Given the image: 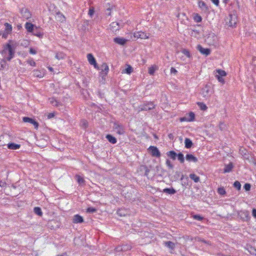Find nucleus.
<instances>
[{"label": "nucleus", "mask_w": 256, "mask_h": 256, "mask_svg": "<svg viewBox=\"0 0 256 256\" xmlns=\"http://www.w3.org/2000/svg\"><path fill=\"white\" fill-rule=\"evenodd\" d=\"M16 46V44L12 40L8 41L6 44L4 46L2 54H6L7 52L8 53V56L6 58L7 60L10 61L13 58Z\"/></svg>", "instance_id": "f257e3e1"}, {"label": "nucleus", "mask_w": 256, "mask_h": 256, "mask_svg": "<svg viewBox=\"0 0 256 256\" xmlns=\"http://www.w3.org/2000/svg\"><path fill=\"white\" fill-rule=\"evenodd\" d=\"M214 74L215 76V77L217 78L218 80L222 83V84H224L225 83V81L224 77L226 76L227 74L226 71L221 69H216V70L214 72Z\"/></svg>", "instance_id": "f03ea898"}, {"label": "nucleus", "mask_w": 256, "mask_h": 256, "mask_svg": "<svg viewBox=\"0 0 256 256\" xmlns=\"http://www.w3.org/2000/svg\"><path fill=\"white\" fill-rule=\"evenodd\" d=\"M156 106L153 102H148L144 103L138 106V112L140 111H147L153 110L155 108Z\"/></svg>", "instance_id": "7ed1b4c3"}, {"label": "nucleus", "mask_w": 256, "mask_h": 256, "mask_svg": "<svg viewBox=\"0 0 256 256\" xmlns=\"http://www.w3.org/2000/svg\"><path fill=\"white\" fill-rule=\"evenodd\" d=\"M148 150L152 157L160 158L161 156L160 152L158 148L156 146H150L148 148Z\"/></svg>", "instance_id": "20e7f679"}, {"label": "nucleus", "mask_w": 256, "mask_h": 256, "mask_svg": "<svg viewBox=\"0 0 256 256\" xmlns=\"http://www.w3.org/2000/svg\"><path fill=\"white\" fill-rule=\"evenodd\" d=\"M22 18L25 20H28L32 18L30 12L26 8H23L20 11Z\"/></svg>", "instance_id": "39448f33"}, {"label": "nucleus", "mask_w": 256, "mask_h": 256, "mask_svg": "<svg viewBox=\"0 0 256 256\" xmlns=\"http://www.w3.org/2000/svg\"><path fill=\"white\" fill-rule=\"evenodd\" d=\"M230 19L228 22V25L232 28H235L238 23L237 16L234 14H230L229 16Z\"/></svg>", "instance_id": "423d86ee"}, {"label": "nucleus", "mask_w": 256, "mask_h": 256, "mask_svg": "<svg viewBox=\"0 0 256 256\" xmlns=\"http://www.w3.org/2000/svg\"><path fill=\"white\" fill-rule=\"evenodd\" d=\"M87 58L88 62L94 66V68L98 70L99 68L97 64L96 60L94 58V56L92 54H87Z\"/></svg>", "instance_id": "0eeeda50"}, {"label": "nucleus", "mask_w": 256, "mask_h": 256, "mask_svg": "<svg viewBox=\"0 0 256 256\" xmlns=\"http://www.w3.org/2000/svg\"><path fill=\"white\" fill-rule=\"evenodd\" d=\"M22 120H23V122H28V123L32 124L34 126V128L36 130H37L38 128L39 124L34 120L32 118H28V117H24L22 118Z\"/></svg>", "instance_id": "6e6552de"}, {"label": "nucleus", "mask_w": 256, "mask_h": 256, "mask_svg": "<svg viewBox=\"0 0 256 256\" xmlns=\"http://www.w3.org/2000/svg\"><path fill=\"white\" fill-rule=\"evenodd\" d=\"M134 38H140V39H148L149 38V36H148L146 32L139 31L136 32L134 33Z\"/></svg>", "instance_id": "1a4fd4ad"}, {"label": "nucleus", "mask_w": 256, "mask_h": 256, "mask_svg": "<svg viewBox=\"0 0 256 256\" xmlns=\"http://www.w3.org/2000/svg\"><path fill=\"white\" fill-rule=\"evenodd\" d=\"M114 129L118 134L122 135L125 133L124 128L121 125L114 124Z\"/></svg>", "instance_id": "9d476101"}, {"label": "nucleus", "mask_w": 256, "mask_h": 256, "mask_svg": "<svg viewBox=\"0 0 256 256\" xmlns=\"http://www.w3.org/2000/svg\"><path fill=\"white\" fill-rule=\"evenodd\" d=\"M197 50L202 54L204 56H208L210 54V48H204L202 46L198 44L197 46Z\"/></svg>", "instance_id": "9b49d317"}, {"label": "nucleus", "mask_w": 256, "mask_h": 256, "mask_svg": "<svg viewBox=\"0 0 256 256\" xmlns=\"http://www.w3.org/2000/svg\"><path fill=\"white\" fill-rule=\"evenodd\" d=\"M101 71L100 72V75L102 76H106L109 71V67L106 63H103L101 66Z\"/></svg>", "instance_id": "f8f14e48"}, {"label": "nucleus", "mask_w": 256, "mask_h": 256, "mask_svg": "<svg viewBox=\"0 0 256 256\" xmlns=\"http://www.w3.org/2000/svg\"><path fill=\"white\" fill-rule=\"evenodd\" d=\"M72 222L74 224L82 223L84 222V218L80 215L76 214L74 216Z\"/></svg>", "instance_id": "ddd939ff"}, {"label": "nucleus", "mask_w": 256, "mask_h": 256, "mask_svg": "<svg viewBox=\"0 0 256 256\" xmlns=\"http://www.w3.org/2000/svg\"><path fill=\"white\" fill-rule=\"evenodd\" d=\"M114 41L118 44L124 46L126 43L127 40L122 38L116 37L114 39Z\"/></svg>", "instance_id": "4468645a"}, {"label": "nucleus", "mask_w": 256, "mask_h": 256, "mask_svg": "<svg viewBox=\"0 0 256 256\" xmlns=\"http://www.w3.org/2000/svg\"><path fill=\"white\" fill-rule=\"evenodd\" d=\"M24 26L28 32H33L34 25L30 22H26Z\"/></svg>", "instance_id": "2eb2a0df"}, {"label": "nucleus", "mask_w": 256, "mask_h": 256, "mask_svg": "<svg viewBox=\"0 0 256 256\" xmlns=\"http://www.w3.org/2000/svg\"><path fill=\"white\" fill-rule=\"evenodd\" d=\"M110 29L112 32H116L119 30V24L118 22H112L110 24Z\"/></svg>", "instance_id": "dca6fc26"}, {"label": "nucleus", "mask_w": 256, "mask_h": 256, "mask_svg": "<svg viewBox=\"0 0 256 256\" xmlns=\"http://www.w3.org/2000/svg\"><path fill=\"white\" fill-rule=\"evenodd\" d=\"M186 160L189 162H198V158L192 154H186Z\"/></svg>", "instance_id": "f3484780"}, {"label": "nucleus", "mask_w": 256, "mask_h": 256, "mask_svg": "<svg viewBox=\"0 0 256 256\" xmlns=\"http://www.w3.org/2000/svg\"><path fill=\"white\" fill-rule=\"evenodd\" d=\"M56 20L60 22H63L66 21V17L62 13L58 12L56 14Z\"/></svg>", "instance_id": "a211bd4d"}, {"label": "nucleus", "mask_w": 256, "mask_h": 256, "mask_svg": "<svg viewBox=\"0 0 256 256\" xmlns=\"http://www.w3.org/2000/svg\"><path fill=\"white\" fill-rule=\"evenodd\" d=\"M106 137L108 140L112 144H115L117 142L116 138L112 136L111 134H107Z\"/></svg>", "instance_id": "6ab92c4d"}, {"label": "nucleus", "mask_w": 256, "mask_h": 256, "mask_svg": "<svg viewBox=\"0 0 256 256\" xmlns=\"http://www.w3.org/2000/svg\"><path fill=\"white\" fill-rule=\"evenodd\" d=\"M158 69V67L156 65H152L148 68V74L152 76L154 74L156 70Z\"/></svg>", "instance_id": "aec40b11"}, {"label": "nucleus", "mask_w": 256, "mask_h": 256, "mask_svg": "<svg viewBox=\"0 0 256 256\" xmlns=\"http://www.w3.org/2000/svg\"><path fill=\"white\" fill-rule=\"evenodd\" d=\"M198 7L201 8L202 10H208V7L207 6L206 4L203 1H199L198 2Z\"/></svg>", "instance_id": "412c9836"}, {"label": "nucleus", "mask_w": 256, "mask_h": 256, "mask_svg": "<svg viewBox=\"0 0 256 256\" xmlns=\"http://www.w3.org/2000/svg\"><path fill=\"white\" fill-rule=\"evenodd\" d=\"M66 54L63 52L56 53L55 58L58 60H64L66 58Z\"/></svg>", "instance_id": "4be33fe9"}, {"label": "nucleus", "mask_w": 256, "mask_h": 256, "mask_svg": "<svg viewBox=\"0 0 256 256\" xmlns=\"http://www.w3.org/2000/svg\"><path fill=\"white\" fill-rule=\"evenodd\" d=\"M234 166L232 162H230L228 164L225 166L224 168V173H228L232 171Z\"/></svg>", "instance_id": "5701e85b"}, {"label": "nucleus", "mask_w": 256, "mask_h": 256, "mask_svg": "<svg viewBox=\"0 0 256 256\" xmlns=\"http://www.w3.org/2000/svg\"><path fill=\"white\" fill-rule=\"evenodd\" d=\"M166 155L173 160H175L177 156L176 153L174 150L168 152H166Z\"/></svg>", "instance_id": "b1692460"}, {"label": "nucleus", "mask_w": 256, "mask_h": 256, "mask_svg": "<svg viewBox=\"0 0 256 256\" xmlns=\"http://www.w3.org/2000/svg\"><path fill=\"white\" fill-rule=\"evenodd\" d=\"M20 144L14 143H10L8 144V148L10 150H17L20 148Z\"/></svg>", "instance_id": "393cba45"}, {"label": "nucleus", "mask_w": 256, "mask_h": 256, "mask_svg": "<svg viewBox=\"0 0 256 256\" xmlns=\"http://www.w3.org/2000/svg\"><path fill=\"white\" fill-rule=\"evenodd\" d=\"M164 244L172 251H173L175 248V244L172 242H164Z\"/></svg>", "instance_id": "a878e982"}, {"label": "nucleus", "mask_w": 256, "mask_h": 256, "mask_svg": "<svg viewBox=\"0 0 256 256\" xmlns=\"http://www.w3.org/2000/svg\"><path fill=\"white\" fill-rule=\"evenodd\" d=\"M194 118L195 114L193 112H191L188 114L187 120H186V122H192L194 120Z\"/></svg>", "instance_id": "bb28decb"}, {"label": "nucleus", "mask_w": 256, "mask_h": 256, "mask_svg": "<svg viewBox=\"0 0 256 256\" xmlns=\"http://www.w3.org/2000/svg\"><path fill=\"white\" fill-rule=\"evenodd\" d=\"M185 147L187 148H190L192 146V141L188 138H186L184 140Z\"/></svg>", "instance_id": "cd10ccee"}, {"label": "nucleus", "mask_w": 256, "mask_h": 256, "mask_svg": "<svg viewBox=\"0 0 256 256\" xmlns=\"http://www.w3.org/2000/svg\"><path fill=\"white\" fill-rule=\"evenodd\" d=\"M189 176L194 182H198L200 180V177L194 174H190Z\"/></svg>", "instance_id": "c85d7f7f"}, {"label": "nucleus", "mask_w": 256, "mask_h": 256, "mask_svg": "<svg viewBox=\"0 0 256 256\" xmlns=\"http://www.w3.org/2000/svg\"><path fill=\"white\" fill-rule=\"evenodd\" d=\"M132 72V67L130 65L127 64V68L122 71V74H130Z\"/></svg>", "instance_id": "c756f323"}, {"label": "nucleus", "mask_w": 256, "mask_h": 256, "mask_svg": "<svg viewBox=\"0 0 256 256\" xmlns=\"http://www.w3.org/2000/svg\"><path fill=\"white\" fill-rule=\"evenodd\" d=\"M34 76L37 78H42L44 76V74L40 70H34Z\"/></svg>", "instance_id": "7c9ffc66"}, {"label": "nucleus", "mask_w": 256, "mask_h": 256, "mask_svg": "<svg viewBox=\"0 0 256 256\" xmlns=\"http://www.w3.org/2000/svg\"><path fill=\"white\" fill-rule=\"evenodd\" d=\"M163 192L173 194L176 192V190L173 188H166L163 190Z\"/></svg>", "instance_id": "2f4dec72"}, {"label": "nucleus", "mask_w": 256, "mask_h": 256, "mask_svg": "<svg viewBox=\"0 0 256 256\" xmlns=\"http://www.w3.org/2000/svg\"><path fill=\"white\" fill-rule=\"evenodd\" d=\"M193 19L194 21L196 22H200L202 20V18L201 16L198 14H196L194 15Z\"/></svg>", "instance_id": "473e14b6"}, {"label": "nucleus", "mask_w": 256, "mask_h": 256, "mask_svg": "<svg viewBox=\"0 0 256 256\" xmlns=\"http://www.w3.org/2000/svg\"><path fill=\"white\" fill-rule=\"evenodd\" d=\"M5 26V31L6 33H10L12 30V26L11 24H9L8 23H5L4 24Z\"/></svg>", "instance_id": "72a5a7b5"}, {"label": "nucleus", "mask_w": 256, "mask_h": 256, "mask_svg": "<svg viewBox=\"0 0 256 256\" xmlns=\"http://www.w3.org/2000/svg\"><path fill=\"white\" fill-rule=\"evenodd\" d=\"M197 104L198 106L202 110H206L208 108L207 106L204 102H197Z\"/></svg>", "instance_id": "f704fd0d"}, {"label": "nucleus", "mask_w": 256, "mask_h": 256, "mask_svg": "<svg viewBox=\"0 0 256 256\" xmlns=\"http://www.w3.org/2000/svg\"><path fill=\"white\" fill-rule=\"evenodd\" d=\"M76 178L79 184H81L85 182L84 178L80 175H76Z\"/></svg>", "instance_id": "c9c22d12"}, {"label": "nucleus", "mask_w": 256, "mask_h": 256, "mask_svg": "<svg viewBox=\"0 0 256 256\" xmlns=\"http://www.w3.org/2000/svg\"><path fill=\"white\" fill-rule=\"evenodd\" d=\"M34 212L36 214H37V215H38L39 216H42V210H41L40 208H39V207H35L34 208Z\"/></svg>", "instance_id": "e433bc0d"}, {"label": "nucleus", "mask_w": 256, "mask_h": 256, "mask_svg": "<svg viewBox=\"0 0 256 256\" xmlns=\"http://www.w3.org/2000/svg\"><path fill=\"white\" fill-rule=\"evenodd\" d=\"M80 124L82 128H86L88 127V122L86 120H82L80 122Z\"/></svg>", "instance_id": "4c0bfd02"}, {"label": "nucleus", "mask_w": 256, "mask_h": 256, "mask_svg": "<svg viewBox=\"0 0 256 256\" xmlns=\"http://www.w3.org/2000/svg\"><path fill=\"white\" fill-rule=\"evenodd\" d=\"M218 192L220 195H224L226 194V190L223 187L218 188Z\"/></svg>", "instance_id": "58836bf2"}, {"label": "nucleus", "mask_w": 256, "mask_h": 256, "mask_svg": "<svg viewBox=\"0 0 256 256\" xmlns=\"http://www.w3.org/2000/svg\"><path fill=\"white\" fill-rule=\"evenodd\" d=\"M182 53L184 54L187 58H190L191 55L190 51L187 49H184L182 50Z\"/></svg>", "instance_id": "ea45409f"}, {"label": "nucleus", "mask_w": 256, "mask_h": 256, "mask_svg": "<svg viewBox=\"0 0 256 256\" xmlns=\"http://www.w3.org/2000/svg\"><path fill=\"white\" fill-rule=\"evenodd\" d=\"M178 158L181 163H184V156L182 153L180 152L177 154Z\"/></svg>", "instance_id": "a19ab883"}, {"label": "nucleus", "mask_w": 256, "mask_h": 256, "mask_svg": "<svg viewBox=\"0 0 256 256\" xmlns=\"http://www.w3.org/2000/svg\"><path fill=\"white\" fill-rule=\"evenodd\" d=\"M27 63L32 66H36L35 62L32 58H29L27 60Z\"/></svg>", "instance_id": "79ce46f5"}, {"label": "nucleus", "mask_w": 256, "mask_h": 256, "mask_svg": "<svg viewBox=\"0 0 256 256\" xmlns=\"http://www.w3.org/2000/svg\"><path fill=\"white\" fill-rule=\"evenodd\" d=\"M192 218L194 220H199V221H201V220H202L204 219V217H202V216H200V215H198V214L193 215L192 216Z\"/></svg>", "instance_id": "37998d69"}, {"label": "nucleus", "mask_w": 256, "mask_h": 256, "mask_svg": "<svg viewBox=\"0 0 256 256\" xmlns=\"http://www.w3.org/2000/svg\"><path fill=\"white\" fill-rule=\"evenodd\" d=\"M210 90L209 88L207 86L205 87L202 92L203 95L204 97L207 96Z\"/></svg>", "instance_id": "c03bdc74"}, {"label": "nucleus", "mask_w": 256, "mask_h": 256, "mask_svg": "<svg viewBox=\"0 0 256 256\" xmlns=\"http://www.w3.org/2000/svg\"><path fill=\"white\" fill-rule=\"evenodd\" d=\"M234 188H236L237 190H240L241 188V184L240 182L238 181H236L234 184Z\"/></svg>", "instance_id": "a18cd8bd"}, {"label": "nucleus", "mask_w": 256, "mask_h": 256, "mask_svg": "<svg viewBox=\"0 0 256 256\" xmlns=\"http://www.w3.org/2000/svg\"><path fill=\"white\" fill-rule=\"evenodd\" d=\"M94 8L93 7H92V8H90V9L88 10V15L90 17L92 16L94 14Z\"/></svg>", "instance_id": "49530a36"}, {"label": "nucleus", "mask_w": 256, "mask_h": 256, "mask_svg": "<svg viewBox=\"0 0 256 256\" xmlns=\"http://www.w3.org/2000/svg\"><path fill=\"white\" fill-rule=\"evenodd\" d=\"M96 210L95 208H92V207H90L86 209V212H88L92 213V212H96Z\"/></svg>", "instance_id": "de8ad7c7"}, {"label": "nucleus", "mask_w": 256, "mask_h": 256, "mask_svg": "<svg viewBox=\"0 0 256 256\" xmlns=\"http://www.w3.org/2000/svg\"><path fill=\"white\" fill-rule=\"evenodd\" d=\"M251 186L250 184L246 183L244 185V189L246 191H249L250 189Z\"/></svg>", "instance_id": "09e8293b"}, {"label": "nucleus", "mask_w": 256, "mask_h": 256, "mask_svg": "<svg viewBox=\"0 0 256 256\" xmlns=\"http://www.w3.org/2000/svg\"><path fill=\"white\" fill-rule=\"evenodd\" d=\"M166 164L169 168H173V166L169 160H166Z\"/></svg>", "instance_id": "8fccbe9b"}, {"label": "nucleus", "mask_w": 256, "mask_h": 256, "mask_svg": "<svg viewBox=\"0 0 256 256\" xmlns=\"http://www.w3.org/2000/svg\"><path fill=\"white\" fill-rule=\"evenodd\" d=\"M34 35L38 37L39 38H42L44 34L41 32H36L34 33Z\"/></svg>", "instance_id": "3c124183"}, {"label": "nucleus", "mask_w": 256, "mask_h": 256, "mask_svg": "<svg viewBox=\"0 0 256 256\" xmlns=\"http://www.w3.org/2000/svg\"><path fill=\"white\" fill-rule=\"evenodd\" d=\"M55 116V112H50L48 113L47 115V117L48 119H50L54 118Z\"/></svg>", "instance_id": "603ef678"}, {"label": "nucleus", "mask_w": 256, "mask_h": 256, "mask_svg": "<svg viewBox=\"0 0 256 256\" xmlns=\"http://www.w3.org/2000/svg\"><path fill=\"white\" fill-rule=\"evenodd\" d=\"M170 70V73L171 74H177V72H178L177 70L175 68H174L173 67L171 68Z\"/></svg>", "instance_id": "864d4df0"}, {"label": "nucleus", "mask_w": 256, "mask_h": 256, "mask_svg": "<svg viewBox=\"0 0 256 256\" xmlns=\"http://www.w3.org/2000/svg\"><path fill=\"white\" fill-rule=\"evenodd\" d=\"M29 52L32 54H36V51L32 48H30Z\"/></svg>", "instance_id": "5fc2aeb1"}, {"label": "nucleus", "mask_w": 256, "mask_h": 256, "mask_svg": "<svg viewBox=\"0 0 256 256\" xmlns=\"http://www.w3.org/2000/svg\"><path fill=\"white\" fill-rule=\"evenodd\" d=\"M225 124L224 122H220L219 124V128L220 130H223L224 128Z\"/></svg>", "instance_id": "6e6d98bb"}, {"label": "nucleus", "mask_w": 256, "mask_h": 256, "mask_svg": "<svg viewBox=\"0 0 256 256\" xmlns=\"http://www.w3.org/2000/svg\"><path fill=\"white\" fill-rule=\"evenodd\" d=\"M211 1L216 6H218V5H219V0H211Z\"/></svg>", "instance_id": "4d7b16f0"}, {"label": "nucleus", "mask_w": 256, "mask_h": 256, "mask_svg": "<svg viewBox=\"0 0 256 256\" xmlns=\"http://www.w3.org/2000/svg\"><path fill=\"white\" fill-rule=\"evenodd\" d=\"M252 215L254 218H256V208H253L252 210Z\"/></svg>", "instance_id": "13d9d810"}, {"label": "nucleus", "mask_w": 256, "mask_h": 256, "mask_svg": "<svg viewBox=\"0 0 256 256\" xmlns=\"http://www.w3.org/2000/svg\"><path fill=\"white\" fill-rule=\"evenodd\" d=\"M140 168H144V169L146 171H147L148 172V168H147V166H140Z\"/></svg>", "instance_id": "bf43d9fd"}, {"label": "nucleus", "mask_w": 256, "mask_h": 256, "mask_svg": "<svg viewBox=\"0 0 256 256\" xmlns=\"http://www.w3.org/2000/svg\"><path fill=\"white\" fill-rule=\"evenodd\" d=\"M168 137L170 140H172L174 138V136L172 134H168Z\"/></svg>", "instance_id": "052dcab7"}, {"label": "nucleus", "mask_w": 256, "mask_h": 256, "mask_svg": "<svg viewBox=\"0 0 256 256\" xmlns=\"http://www.w3.org/2000/svg\"><path fill=\"white\" fill-rule=\"evenodd\" d=\"M112 8H107V10H107L108 11H109V12H109V13H108V16H110V12H111V10H112Z\"/></svg>", "instance_id": "680f3d73"}, {"label": "nucleus", "mask_w": 256, "mask_h": 256, "mask_svg": "<svg viewBox=\"0 0 256 256\" xmlns=\"http://www.w3.org/2000/svg\"><path fill=\"white\" fill-rule=\"evenodd\" d=\"M244 214H245L246 217H248V211H246V212H244Z\"/></svg>", "instance_id": "e2e57ef3"}, {"label": "nucleus", "mask_w": 256, "mask_h": 256, "mask_svg": "<svg viewBox=\"0 0 256 256\" xmlns=\"http://www.w3.org/2000/svg\"><path fill=\"white\" fill-rule=\"evenodd\" d=\"M186 120H187V118H180L181 122L186 121Z\"/></svg>", "instance_id": "0e129e2a"}, {"label": "nucleus", "mask_w": 256, "mask_h": 256, "mask_svg": "<svg viewBox=\"0 0 256 256\" xmlns=\"http://www.w3.org/2000/svg\"><path fill=\"white\" fill-rule=\"evenodd\" d=\"M48 69L50 71H51V72H53V71H54V69H53L52 67H50V66L48 67Z\"/></svg>", "instance_id": "69168bd1"}, {"label": "nucleus", "mask_w": 256, "mask_h": 256, "mask_svg": "<svg viewBox=\"0 0 256 256\" xmlns=\"http://www.w3.org/2000/svg\"><path fill=\"white\" fill-rule=\"evenodd\" d=\"M228 1H229V0H223V2L226 4Z\"/></svg>", "instance_id": "338daca9"}, {"label": "nucleus", "mask_w": 256, "mask_h": 256, "mask_svg": "<svg viewBox=\"0 0 256 256\" xmlns=\"http://www.w3.org/2000/svg\"><path fill=\"white\" fill-rule=\"evenodd\" d=\"M201 241H202V242H204V243H206V241H205L204 240H202Z\"/></svg>", "instance_id": "774afa93"}]
</instances>
